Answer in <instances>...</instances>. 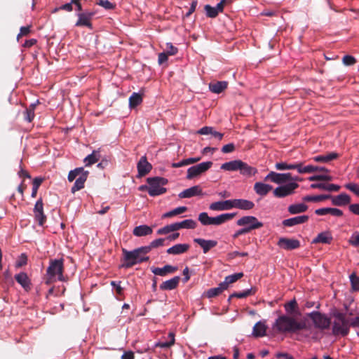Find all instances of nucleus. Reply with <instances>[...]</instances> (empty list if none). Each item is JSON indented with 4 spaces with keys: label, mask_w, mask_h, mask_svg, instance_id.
Segmentation results:
<instances>
[{
    "label": "nucleus",
    "mask_w": 359,
    "mask_h": 359,
    "mask_svg": "<svg viewBox=\"0 0 359 359\" xmlns=\"http://www.w3.org/2000/svg\"><path fill=\"white\" fill-rule=\"evenodd\" d=\"M306 327L304 322H299L295 318L285 315L279 316L272 325V330L275 334H285L295 332Z\"/></svg>",
    "instance_id": "obj_1"
},
{
    "label": "nucleus",
    "mask_w": 359,
    "mask_h": 359,
    "mask_svg": "<svg viewBox=\"0 0 359 359\" xmlns=\"http://www.w3.org/2000/svg\"><path fill=\"white\" fill-rule=\"evenodd\" d=\"M147 248L141 247L132 251L123 249V260L121 265L123 268H130L133 266L142 262L149 260V257L145 256L148 253Z\"/></svg>",
    "instance_id": "obj_2"
},
{
    "label": "nucleus",
    "mask_w": 359,
    "mask_h": 359,
    "mask_svg": "<svg viewBox=\"0 0 359 359\" xmlns=\"http://www.w3.org/2000/svg\"><path fill=\"white\" fill-rule=\"evenodd\" d=\"M334 318L332 321V334L335 336L341 335L342 337L348 335L351 326V320L346 318V313L334 310L332 313Z\"/></svg>",
    "instance_id": "obj_3"
},
{
    "label": "nucleus",
    "mask_w": 359,
    "mask_h": 359,
    "mask_svg": "<svg viewBox=\"0 0 359 359\" xmlns=\"http://www.w3.org/2000/svg\"><path fill=\"white\" fill-rule=\"evenodd\" d=\"M89 172L85 170L83 168H76L71 170L68 174V180L72 182L75 180L74 184L72 187V192L74 194L84 187V184L88 178Z\"/></svg>",
    "instance_id": "obj_4"
},
{
    "label": "nucleus",
    "mask_w": 359,
    "mask_h": 359,
    "mask_svg": "<svg viewBox=\"0 0 359 359\" xmlns=\"http://www.w3.org/2000/svg\"><path fill=\"white\" fill-rule=\"evenodd\" d=\"M47 284H50L56 280L63 281V259L50 260L47 269Z\"/></svg>",
    "instance_id": "obj_5"
},
{
    "label": "nucleus",
    "mask_w": 359,
    "mask_h": 359,
    "mask_svg": "<svg viewBox=\"0 0 359 359\" xmlns=\"http://www.w3.org/2000/svg\"><path fill=\"white\" fill-rule=\"evenodd\" d=\"M147 182L149 185V196H156L166 192L163 187L168 183V180L161 177H148Z\"/></svg>",
    "instance_id": "obj_6"
},
{
    "label": "nucleus",
    "mask_w": 359,
    "mask_h": 359,
    "mask_svg": "<svg viewBox=\"0 0 359 359\" xmlns=\"http://www.w3.org/2000/svg\"><path fill=\"white\" fill-rule=\"evenodd\" d=\"M236 224L239 226H243L247 233L262 228L264 225L257 217L250 215L241 217L237 220Z\"/></svg>",
    "instance_id": "obj_7"
},
{
    "label": "nucleus",
    "mask_w": 359,
    "mask_h": 359,
    "mask_svg": "<svg viewBox=\"0 0 359 359\" xmlns=\"http://www.w3.org/2000/svg\"><path fill=\"white\" fill-rule=\"evenodd\" d=\"M265 180H270L276 184H282L287 181H301V180L296 177H292L291 173H277L273 171L270 172L264 178Z\"/></svg>",
    "instance_id": "obj_8"
},
{
    "label": "nucleus",
    "mask_w": 359,
    "mask_h": 359,
    "mask_svg": "<svg viewBox=\"0 0 359 359\" xmlns=\"http://www.w3.org/2000/svg\"><path fill=\"white\" fill-rule=\"evenodd\" d=\"M299 187V184L295 182H290L287 184L279 186L273 190V196L276 198H285L294 193V191Z\"/></svg>",
    "instance_id": "obj_9"
},
{
    "label": "nucleus",
    "mask_w": 359,
    "mask_h": 359,
    "mask_svg": "<svg viewBox=\"0 0 359 359\" xmlns=\"http://www.w3.org/2000/svg\"><path fill=\"white\" fill-rule=\"evenodd\" d=\"M212 165V161H206L191 166L187 170V178L188 180H191L196 177H198L209 170Z\"/></svg>",
    "instance_id": "obj_10"
},
{
    "label": "nucleus",
    "mask_w": 359,
    "mask_h": 359,
    "mask_svg": "<svg viewBox=\"0 0 359 359\" xmlns=\"http://www.w3.org/2000/svg\"><path fill=\"white\" fill-rule=\"evenodd\" d=\"M309 317L317 328L324 330L328 328L330 325V319L325 314L319 312H312L309 314Z\"/></svg>",
    "instance_id": "obj_11"
},
{
    "label": "nucleus",
    "mask_w": 359,
    "mask_h": 359,
    "mask_svg": "<svg viewBox=\"0 0 359 359\" xmlns=\"http://www.w3.org/2000/svg\"><path fill=\"white\" fill-rule=\"evenodd\" d=\"M138 171L137 177H142L147 175L152 169V165L147 161L145 156H142L137 165Z\"/></svg>",
    "instance_id": "obj_12"
},
{
    "label": "nucleus",
    "mask_w": 359,
    "mask_h": 359,
    "mask_svg": "<svg viewBox=\"0 0 359 359\" xmlns=\"http://www.w3.org/2000/svg\"><path fill=\"white\" fill-rule=\"evenodd\" d=\"M34 217L39 224L42 226L46 219V217L43 213V205L41 198L39 199L34 208Z\"/></svg>",
    "instance_id": "obj_13"
},
{
    "label": "nucleus",
    "mask_w": 359,
    "mask_h": 359,
    "mask_svg": "<svg viewBox=\"0 0 359 359\" xmlns=\"http://www.w3.org/2000/svg\"><path fill=\"white\" fill-rule=\"evenodd\" d=\"M278 245L283 249L290 250L298 248L300 245V243L296 239L281 238L279 239Z\"/></svg>",
    "instance_id": "obj_14"
},
{
    "label": "nucleus",
    "mask_w": 359,
    "mask_h": 359,
    "mask_svg": "<svg viewBox=\"0 0 359 359\" xmlns=\"http://www.w3.org/2000/svg\"><path fill=\"white\" fill-rule=\"evenodd\" d=\"M201 195H203L201 187L199 185H196L180 192L179 194V197L181 198H189L193 196Z\"/></svg>",
    "instance_id": "obj_15"
},
{
    "label": "nucleus",
    "mask_w": 359,
    "mask_h": 359,
    "mask_svg": "<svg viewBox=\"0 0 359 359\" xmlns=\"http://www.w3.org/2000/svg\"><path fill=\"white\" fill-rule=\"evenodd\" d=\"M233 208V200L217 201L210 205V209L215 211L227 210Z\"/></svg>",
    "instance_id": "obj_16"
},
{
    "label": "nucleus",
    "mask_w": 359,
    "mask_h": 359,
    "mask_svg": "<svg viewBox=\"0 0 359 359\" xmlns=\"http://www.w3.org/2000/svg\"><path fill=\"white\" fill-rule=\"evenodd\" d=\"M15 279L25 290L29 291L31 290V280L26 273L21 272L16 274Z\"/></svg>",
    "instance_id": "obj_17"
},
{
    "label": "nucleus",
    "mask_w": 359,
    "mask_h": 359,
    "mask_svg": "<svg viewBox=\"0 0 359 359\" xmlns=\"http://www.w3.org/2000/svg\"><path fill=\"white\" fill-rule=\"evenodd\" d=\"M194 241L198 244L203 249V253H207L210 249L217 245V242L214 240H205L203 238H194Z\"/></svg>",
    "instance_id": "obj_18"
},
{
    "label": "nucleus",
    "mask_w": 359,
    "mask_h": 359,
    "mask_svg": "<svg viewBox=\"0 0 359 359\" xmlns=\"http://www.w3.org/2000/svg\"><path fill=\"white\" fill-rule=\"evenodd\" d=\"M252 201L246 199H233V208L248 210L254 208Z\"/></svg>",
    "instance_id": "obj_19"
},
{
    "label": "nucleus",
    "mask_w": 359,
    "mask_h": 359,
    "mask_svg": "<svg viewBox=\"0 0 359 359\" xmlns=\"http://www.w3.org/2000/svg\"><path fill=\"white\" fill-rule=\"evenodd\" d=\"M235 216V213H224L217 217H212L211 225H221L227 221L232 219Z\"/></svg>",
    "instance_id": "obj_20"
},
{
    "label": "nucleus",
    "mask_w": 359,
    "mask_h": 359,
    "mask_svg": "<svg viewBox=\"0 0 359 359\" xmlns=\"http://www.w3.org/2000/svg\"><path fill=\"white\" fill-rule=\"evenodd\" d=\"M332 200V203L334 205L343 206L348 205L351 202L350 196L346 194H341L338 196H332L330 198Z\"/></svg>",
    "instance_id": "obj_21"
},
{
    "label": "nucleus",
    "mask_w": 359,
    "mask_h": 359,
    "mask_svg": "<svg viewBox=\"0 0 359 359\" xmlns=\"http://www.w3.org/2000/svg\"><path fill=\"white\" fill-rule=\"evenodd\" d=\"M151 270V272L155 275L165 276L168 273H174L177 270V268L170 265H165L163 268L153 267Z\"/></svg>",
    "instance_id": "obj_22"
},
{
    "label": "nucleus",
    "mask_w": 359,
    "mask_h": 359,
    "mask_svg": "<svg viewBox=\"0 0 359 359\" xmlns=\"http://www.w3.org/2000/svg\"><path fill=\"white\" fill-rule=\"evenodd\" d=\"M309 220L307 215H301L283 220V224L285 226H293L297 224H304Z\"/></svg>",
    "instance_id": "obj_23"
},
{
    "label": "nucleus",
    "mask_w": 359,
    "mask_h": 359,
    "mask_svg": "<svg viewBox=\"0 0 359 359\" xmlns=\"http://www.w3.org/2000/svg\"><path fill=\"white\" fill-rule=\"evenodd\" d=\"M267 325L265 321H259L253 327L252 335L255 337H262L266 335Z\"/></svg>",
    "instance_id": "obj_24"
},
{
    "label": "nucleus",
    "mask_w": 359,
    "mask_h": 359,
    "mask_svg": "<svg viewBox=\"0 0 359 359\" xmlns=\"http://www.w3.org/2000/svg\"><path fill=\"white\" fill-rule=\"evenodd\" d=\"M333 240L332 236L329 231L320 233L312 241L313 243L330 244Z\"/></svg>",
    "instance_id": "obj_25"
},
{
    "label": "nucleus",
    "mask_w": 359,
    "mask_h": 359,
    "mask_svg": "<svg viewBox=\"0 0 359 359\" xmlns=\"http://www.w3.org/2000/svg\"><path fill=\"white\" fill-rule=\"evenodd\" d=\"M180 280V276H175L172 278L163 282L160 285V289L162 290H171L175 289L179 285Z\"/></svg>",
    "instance_id": "obj_26"
},
{
    "label": "nucleus",
    "mask_w": 359,
    "mask_h": 359,
    "mask_svg": "<svg viewBox=\"0 0 359 359\" xmlns=\"http://www.w3.org/2000/svg\"><path fill=\"white\" fill-rule=\"evenodd\" d=\"M189 248L190 246L189 244H176L168 248L167 250V253L169 255H180L186 252L189 249Z\"/></svg>",
    "instance_id": "obj_27"
},
{
    "label": "nucleus",
    "mask_w": 359,
    "mask_h": 359,
    "mask_svg": "<svg viewBox=\"0 0 359 359\" xmlns=\"http://www.w3.org/2000/svg\"><path fill=\"white\" fill-rule=\"evenodd\" d=\"M239 171L241 175L245 177H251L257 172V170L241 161Z\"/></svg>",
    "instance_id": "obj_28"
},
{
    "label": "nucleus",
    "mask_w": 359,
    "mask_h": 359,
    "mask_svg": "<svg viewBox=\"0 0 359 359\" xmlns=\"http://www.w3.org/2000/svg\"><path fill=\"white\" fill-rule=\"evenodd\" d=\"M272 186L262 182H256L254 184V190L257 194L264 196H266L271 189Z\"/></svg>",
    "instance_id": "obj_29"
},
{
    "label": "nucleus",
    "mask_w": 359,
    "mask_h": 359,
    "mask_svg": "<svg viewBox=\"0 0 359 359\" xmlns=\"http://www.w3.org/2000/svg\"><path fill=\"white\" fill-rule=\"evenodd\" d=\"M228 86V82L223 81H217L212 82L209 84V89L212 93L219 94L224 90Z\"/></svg>",
    "instance_id": "obj_30"
},
{
    "label": "nucleus",
    "mask_w": 359,
    "mask_h": 359,
    "mask_svg": "<svg viewBox=\"0 0 359 359\" xmlns=\"http://www.w3.org/2000/svg\"><path fill=\"white\" fill-rule=\"evenodd\" d=\"M311 189H319L328 191H337L340 186L334 184L314 183L311 184Z\"/></svg>",
    "instance_id": "obj_31"
},
{
    "label": "nucleus",
    "mask_w": 359,
    "mask_h": 359,
    "mask_svg": "<svg viewBox=\"0 0 359 359\" xmlns=\"http://www.w3.org/2000/svg\"><path fill=\"white\" fill-rule=\"evenodd\" d=\"M152 229L147 225H140L134 228L133 233L135 236L141 237L151 234Z\"/></svg>",
    "instance_id": "obj_32"
},
{
    "label": "nucleus",
    "mask_w": 359,
    "mask_h": 359,
    "mask_svg": "<svg viewBox=\"0 0 359 359\" xmlns=\"http://www.w3.org/2000/svg\"><path fill=\"white\" fill-rule=\"evenodd\" d=\"M197 133L200 135H211L213 137L221 140L223 138L224 135L214 130L212 127L205 126L198 130Z\"/></svg>",
    "instance_id": "obj_33"
},
{
    "label": "nucleus",
    "mask_w": 359,
    "mask_h": 359,
    "mask_svg": "<svg viewBox=\"0 0 359 359\" xmlns=\"http://www.w3.org/2000/svg\"><path fill=\"white\" fill-rule=\"evenodd\" d=\"M241 160H233L226 162L221 165V169L226 171H238L239 170Z\"/></svg>",
    "instance_id": "obj_34"
},
{
    "label": "nucleus",
    "mask_w": 359,
    "mask_h": 359,
    "mask_svg": "<svg viewBox=\"0 0 359 359\" xmlns=\"http://www.w3.org/2000/svg\"><path fill=\"white\" fill-rule=\"evenodd\" d=\"M92 14H86V13H79L78 15L79 19L76 23V26L81 27V26H86L88 27H91V20Z\"/></svg>",
    "instance_id": "obj_35"
},
{
    "label": "nucleus",
    "mask_w": 359,
    "mask_h": 359,
    "mask_svg": "<svg viewBox=\"0 0 359 359\" xmlns=\"http://www.w3.org/2000/svg\"><path fill=\"white\" fill-rule=\"evenodd\" d=\"M308 205L304 203L292 204L288 206V212L292 215L304 212L307 210Z\"/></svg>",
    "instance_id": "obj_36"
},
{
    "label": "nucleus",
    "mask_w": 359,
    "mask_h": 359,
    "mask_svg": "<svg viewBox=\"0 0 359 359\" xmlns=\"http://www.w3.org/2000/svg\"><path fill=\"white\" fill-rule=\"evenodd\" d=\"M243 276V273L242 272L228 276L225 278L224 280L221 283V284L225 288V290H226L230 284L236 282Z\"/></svg>",
    "instance_id": "obj_37"
},
{
    "label": "nucleus",
    "mask_w": 359,
    "mask_h": 359,
    "mask_svg": "<svg viewBox=\"0 0 359 359\" xmlns=\"http://www.w3.org/2000/svg\"><path fill=\"white\" fill-rule=\"evenodd\" d=\"M294 169H296L297 172L300 174L311 173L316 172L317 170V168H314V165H308L306 166H303L302 163H294Z\"/></svg>",
    "instance_id": "obj_38"
},
{
    "label": "nucleus",
    "mask_w": 359,
    "mask_h": 359,
    "mask_svg": "<svg viewBox=\"0 0 359 359\" xmlns=\"http://www.w3.org/2000/svg\"><path fill=\"white\" fill-rule=\"evenodd\" d=\"M338 154L335 152H332L327 154L320 155L315 156L313 160L316 162H323L327 163L331 161L334 159H336L338 157Z\"/></svg>",
    "instance_id": "obj_39"
},
{
    "label": "nucleus",
    "mask_w": 359,
    "mask_h": 359,
    "mask_svg": "<svg viewBox=\"0 0 359 359\" xmlns=\"http://www.w3.org/2000/svg\"><path fill=\"white\" fill-rule=\"evenodd\" d=\"M100 152L98 151H93L92 154H89L84 158L83 161L86 166H90L97 163L100 160Z\"/></svg>",
    "instance_id": "obj_40"
},
{
    "label": "nucleus",
    "mask_w": 359,
    "mask_h": 359,
    "mask_svg": "<svg viewBox=\"0 0 359 359\" xmlns=\"http://www.w3.org/2000/svg\"><path fill=\"white\" fill-rule=\"evenodd\" d=\"M177 225V229H194L196 227L197 223L196 221L189 219H185L180 222H176Z\"/></svg>",
    "instance_id": "obj_41"
},
{
    "label": "nucleus",
    "mask_w": 359,
    "mask_h": 359,
    "mask_svg": "<svg viewBox=\"0 0 359 359\" xmlns=\"http://www.w3.org/2000/svg\"><path fill=\"white\" fill-rule=\"evenodd\" d=\"M187 210V208L185 207V206H181V207H178V208H176L169 212H167L165 213H164L163 215H162V218H168V217H172L174 216H176L177 215H180L182 213H184V212H186Z\"/></svg>",
    "instance_id": "obj_42"
},
{
    "label": "nucleus",
    "mask_w": 359,
    "mask_h": 359,
    "mask_svg": "<svg viewBox=\"0 0 359 359\" xmlns=\"http://www.w3.org/2000/svg\"><path fill=\"white\" fill-rule=\"evenodd\" d=\"M224 290H225V288L220 283L218 287L209 289L205 292V296L208 298H212L220 294Z\"/></svg>",
    "instance_id": "obj_43"
},
{
    "label": "nucleus",
    "mask_w": 359,
    "mask_h": 359,
    "mask_svg": "<svg viewBox=\"0 0 359 359\" xmlns=\"http://www.w3.org/2000/svg\"><path fill=\"white\" fill-rule=\"evenodd\" d=\"M177 230H178L177 225V223L175 222V223L170 224L169 225H166V226H163V228L158 229L157 233L159 235H165V234H168L170 232H173V231H175Z\"/></svg>",
    "instance_id": "obj_44"
},
{
    "label": "nucleus",
    "mask_w": 359,
    "mask_h": 359,
    "mask_svg": "<svg viewBox=\"0 0 359 359\" xmlns=\"http://www.w3.org/2000/svg\"><path fill=\"white\" fill-rule=\"evenodd\" d=\"M142 102V97L137 93H133L129 98V106L130 108L135 107Z\"/></svg>",
    "instance_id": "obj_45"
},
{
    "label": "nucleus",
    "mask_w": 359,
    "mask_h": 359,
    "mask_svg": "<svg viewBox=\"0 0 359 359\" xmlns=\"http://www.w3.org/2000/svg\"><path fill=\"white\" fill-rule=\"evenodd\" d=\"M331 197L330 195H319V196H306L303 198L305 202H319Z\"/></svg>",
    "instance_id": "obj_46"
},
{
    "label": "nucleus",
    "mask_w": 359,
    "mask_h": 359,
    "mask_svg": "<svg viewBox=\"0 0 359 359\" xmlns=\"http://www.w3.org/2000/svg\"><path fill=\"white\" fill-rule=\"evenodd\" d=\"M168 337L170 338V341L167 342H157L155 344V347L160 348H169L175 344V334L172 332L169 333Z\"/></svg>",
    "instance_id": "obj_47"
},
{
    "label": "nucleus",
    "mask_w": 359,
    "mask_h": 359,
    "mask_svg": "<svg viewBox=\"0 0 359 359\" xmlns=\"http://www.w3.org/2000/svg\"><path fill=\"white\" fill-rule=\"evenodd\" d=\"M43 178H42V177H35L33 180V183H32L33 187H32V194H31V196L32 198H35L36 196L38 189L40 187V185L41 184V183L43 182Z\"/></svg>",
    "instance_id": "obj_48"
},
{
    "label": "nucleus",
    "mask_w": 359,
    "mask_h": 359,
    "mask_svg": "<svg viewBox=\"0 0 359 359\" xmlns=\"http://www.w3.org/2000/svg\"><path fill=\"white\" fill-rule=\"evenodd\" d=\"M309 181H331L332 180V177L328 174H323V175H315L309 177Z\"/></svg>",
    "instance_id": "obj_49"
},
{
    "label": "nucleus",
    "mask_w": 359,
    "mask_h": 359,
    "mask_svg": "<svg viewBox=\"0 0 359 359\" xmlns=\"http://www.w3.org/2000/svg\"><path fill=\"white\" fill-rule=\"evenodd\" d=\"M204 9L206 13V15L208 18H214L217 17L219 13L215 7H212L210 5H205Z\"/></svg>",
    "instance_id": "obj_50"
},
{
    "label": "nucleus",
    "mask_w": 359,
    "mask_h": 359,
    "mask_svg": "<svg viewBox=\"0 0 359 359\" xmlns=\"http://www.w3.org/2000/svg\"><path fill=\"white\" fill-rule=\"evenodd\" d=\"M212 217H209L206 212H201L198 215V220L203 225H211Z\"/></svg>",
    "instance_id": "obj_51"
},
{
    "label": "nucleus",
    "mask_w": 359,
    "mask_h": 359,
    "mask_svg": "<svg viewBox=\"0 0 359 359\" xmlns=\"http://www.w3.org/2000/svg\"><path fill=\"white\" fill-rule=\"evenodd\" d=\"M164 241L165 240L163 238L156 239V240L153 241L152 242H151L149 245L144 246V248H149L148 249V253H149L151 250V249L158 248L159 246H162L164 243Z\"/></svg>",
    "instance_id": "obj_52"
},
{
    "label": "nucleus",
    "mask_w": 359,
    "mask_h": 359,
    "mask_svg": "<svg viewBox=\"0 0 359 359\" xmlns=\"http://www.w3.org/2000/svg\"><path fill=\"white\" fill-rule=\"evenodd\" d=\"M275 167L278 170H293L295 168L294 163V164H288L285 162L277 163H276Z\"/></svg>",
    "instance_id": "obj_53"
},
{
    "label": "nucleus",
    "mask_w": 359,
    "mask_h": 359,
    "mask_svg": "<svg viewBox=\"0 0 359 359\" xmlns=\"http://www.w3.org/2000/svg\"><path fill=\"white\" fill-rule=\"evenodd\" d=\"M350 245L354 247H359V231H355L348 240Z\"/></svg>",
    "instance_id": "obj_54"
},
{
    "label": "nucleus",
    "mask_w": 359,
    "mask_h": 359,
    "mask_svg": "<svg viewBox=\"0 0 359 359\" xmlns=\"http://www.w3.org/2000/svg\"><path fill=\"white\" fill-rule=\"evenodd\" d=\"M351 286L354 290H359V277L355 273L350 275Z\"/></svg>",
    "instance_id": "obj_55"
},
{
    "label": "nucleus",
    "mask_w": 359,
    "mask_h": 359,
    "mask_svg": "<svg viewBox=\"0 0 359 359\" xmlns=\"http://www.w3.org/2000/svg\"><path fill=\"white\" fill-rule=\"evenodd\" d=\"M34 104H32L30 106V107L29 109H27V110L25 111V119L29 121V122H31L34 118Z\"/></svg>",
    "instance_id": "obj_56"
},
{
    "label": "nucleus",
    "mask_w": 359,
    "mask_h": 359,
    "mask_svg": "<svg viewBox=\"0 0 359 359\" xmlns=\"http://www.w3.org/2000/svg\"><path fill=\"white\" fill-rule=\"evenodd\" d=\"M165 52L169 55H174L177 53V48L174 46L171 43H166Z\"/></svg>",
    "instance_id": "obj_57"
},
{
    "label": "nucleus",
    "mask_w": 359,
    "mask_h": 359,
    "mask_svg": "<svg viewBox=\"0 0 359 359\" xmlns=\"http://www.w3.org/2000/svg\"><path fill=\"white\" fill-rule=\"evenodd\" d=\"M297 302L293 299L285 304V309L287 313H292L293 311L297 308Z\"/></svg>",
    "instance_id": "obj_58"
},
{
    "label": "nucleus",
    "mask_w": 359,
    "mask_h": 359,
    "mask_svg": "<svg viewBox=\"0 0 359 359\" xmlns=\"http://www.w3.org/2000/svg\"><path fill=\"white\" fill-rule=\"evenodd\" d=\"M345 188L353 192L359 196V185L355 183H348L344 185Z\"/></svg>",
    "instance_id": "obj_59"
},
{
    "label": "nucleus",
    "mask_w": 359,
    "mask_h": 359,
    "mask_svg": "<svg viewBox=\"0 0 359 359\" xmlns=\"http://www.w3.org/2000/svg\"><path fill=\"white\" fill-rule=\"evenodd\" d=\"M328 215L334 217H340L343 216V212L340 209L336 208H327Z\"/></svg>",
    "instance_id": "obj_60"
},
{
    "label": "nucleus",
    "mask_w": 359,
    "mask_h": 359,
    "mask_svg": "<svg viewBox=\"0 0 359 359\" xmlns=\"http://www.w3.org/2000/svg\"><path fill=\"white\" fill-rule=\"evenodd\" d=\"M251 291H252V290L250 289V290H245L243 292H236V293L232 294L230 296V298H232V297L245 298L251 294Z\"/></svg>",
    "instance_id": "obj_61"
},
{
    "label": "nucleus",
    "mask_w": 359,
    "mask_h": 359,
    "mask_svg": "<svg viewBox=\"0 0 359 359\" xmlns=\"http://www.w3.org/2000/svg\"><path fill=\"white\" fill-rule=\"evenodd\" d=\"M27 257L25 254H22L20 257L18 261L15 263V267L20 268L27 264Z\"/></svg>",
    "instance_id": "obj_62"
},
{
    "label": "nucleus",
    "mask_w": 359,
    "mask_h": 359,
    "mask_svg": "<svg viewBox=\"0 0 359 359\" xmlns=\"http://www.w3.org/2000/svg\"><path fill=\"white\" fill-rule=\"evenodd\" d=\"M342 62L345 65H353L356 62V60L351 55H345L342 58Z\"/></svg>",
    "instance_id": "obj_63"
},
{
    "label": "nucleus",
    "mask_w": 359,
    "mask_h": 359,
    "mask_svg": "<svg viewBox=\"0 0 359 359\" xmlns=\"http://www.w3.org/2000/svg\"><path fill=\"white\" fill-rule=\"evenodd\" d=\"M235 150V146L233 143L224 145L222 148V151L224 154L231 153Z\"/></svg>",
    "instance_id": "obj_64"
}]
</instances>
